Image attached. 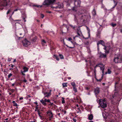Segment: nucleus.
I'll list each match as a JSON object with an SVG mask.
<instances>
[{
	"label": "nucleus",
	"instance_id": "1",
	"mask_svg": "<svg viewBox=\"0 0 122 122\" xmlns=\"http://www.w3.org/2000/svg\"><path fill=\"white\" fill-rule=\"evenodd\" d=\"M77 8H72V10L76 12V14L78 15L80 18L81 21L84 22L86 20L87 16L86 15L85 10L81 9L77 10Z\"/></svg>",
	"mask_w": 122,
	"mask_h": 122
},
{
	"label": "nucleus",
	"instance_id": "2",
	"mask_svg": "<svg viewBox=\"0 0 122 122\" xmlns=\"http://www.w3.org/2000/svg\"><path fill=\"white\" fill-rule=\"evenodd\" d=\"M56 0H45L43 3V5H37L36 4H31L29 5V7H44L46 5V7H48L49 5H52L55 1Z\"/></svg>",
	"mask_w": 122,
	"mask_h": 122
},
{
	"label": "nucleus",
	"instance_id": "3",
	"mask_svg": "<svg viewBox=\"0 0 122 122\" xmlns=\"http://www.w3.org/2000/svg\"><path fill=\"white\" fill-rule=\"evenodd\" d=\"M9 0H0V6L1 7L5 6L7 5H10Z\"/></svg>",
	"mask_w": 122,
	"mask_h": 122
},
{
	"label": "nucleus",
	"instance_id": "4",
	"mask_svg": "<svg viewBox=\"0 0 122 122\" xmlns=\"http://www.w3.org/2000/svg\"><path fill=\"white\" fill-rule=\"evenodd\" d=\"M114 61L115 63L122 62V54H120L117 57H115Z\"/></svg>",
	"mask_w": 122,
	"mask_h": 122
},
{
	"label": "nucleus",
	"instance_id": "5",
	"mask_svg": "<svg viewBox=\"0 0 122 122\" xmlns=\"http://www.w3.org/2000/svg\"><path fill=\"white\" fill-rule=\"evenodd\" d=\"M101 101L99 100V104L100 106L104 108L107 107V104L105 102V100L104 99L101 100Z\"/></svg>",
	"mask_w": 122,
	"mask_h": 122
},
{
	"label": "nucleus",
	"instance_id": "6",
	"mask_svg": "<svg viewBox=\"0 0 122 122\" xmlns=\"http://www.w3.org/2000/svg\"><path fill=\"white\" fill-rule=\"evenodd\" d=\"M22 43L24 46L25 47L28 46L30 44V42L26 39H25L24 41H23Z\"/></svg>",
	"mask_w": 122,
	"mask_h": 122
},
{
	"label": "nucleus",
	"instance_id": "7",
	"mask_svg": "<svg viewBox=\"0 0 122 122\" xmlns=\"http://www.w3.org/2000/svg\"><path fill=\"white\" fill-rule=\"evenodd\" d=\"M47 116L49 118V120H51L53 117L52 113L50 111H49L47 112Z\"/></svg>",
	"mask_w": 122,
	"mask_h": 122
},
{
	"label": "nucleus",
	"instance_id": "8",
	"mask_svg": "<svg viewBox=\"0 0 122 122\" xmlns=\"http://www.w3.org/2000/svg\"><path fill=\"white\" fill-rule=\"evenodd\" d=\"M81 2L80 0H75V1L74 4L75 7H80Z\"/></svg>",
	"mask_w": 122,
	"mask_h": 122
},
{
	"label": "nucleus",
	"instance_id": "9",
	"mask_svg": "<svg viewBox=\"0 0 122 122\" xmlns=\"http://www.w3.org/2000/svg\"><path fill=\"white\" fill-rule=\"evenodd\" d=\"M100 92V90L98 87H97L94 89V92L96 97L99 94Z\"/></svg>",
	"mask_w": 122,
	"mask_h": 122
},
{
	"label": "nucleus",
	"instance_id": "10",
	"mask_svg": "<svg viewBox=\"0 0 122 122\" xmlns=\"http://www.w3.org/2000/svg\"><path fill=\"white\" fill-rule=\"evenodd\" d=\"M51 90H50V92H45L44 93V94L45 96L44 98L45 97L48 98L49 97H50L51 95Z\"/></svg>",
	"mask_w": 122,
	"mask_h": 122
},
{
	"label": "nucleus",
	"instance_id": "11",
	"mask_svg": "<svg viewBox=\"0 0 122 122\" xmlns=\"http://www.w3.org/2000/svg\"><path fill=\"white\" fill-rule=\"evenodd\" d=\"M101 44L103 46H105V44L104 41L102 40H100L98 41L97 43V45Z\"/></svg>",
	"mask_w": 122,
	"mask_h": 122
},
{
	"label": "nucleus",
	"instance_id": "12",
	"mask_svg": "<svg viewBox=\"0 0 122 122\" xmlns=\"http://www.w3.org/2000/svg\"><path fill=\"white\" fill-rule=\"evenodd\" d=\"M40 102L44 106H46L47 105V103L45 101V98H43L40 101Z\"/></svg>",
	"mask_w": 122,
	"mask_h": 122
},
{
	"label": "nucleus",
	"instance_id": "13",
	"mask_svg": "<svg viewBox=\"0 0 122 122\" xmlns=\"http://www.w3.org/2000/svg\"><path fill=\"white\" fill-rule=\"evenodd\" d=\"M87 30H88V37H86V38H85L84 37V38L85 39H88L89 38H90V31L89 29V28H88L87 27Z\"/></svg>",
	"mask_w": 122,
	"mask_h": 122
},
{
	"label": "nucleus",
	"instance_id": "14",
	"mask_svg": "<svg viewBox=\"0 0 122 122\" xmlns=\"http://www.w3.org/2000/svg\"><path fill=\"white\" fill-rule=\"evenodd\" d=\"M88 119L90 120H92L93 118V115L91 114L90 115L88 114Z\"/></svg>",
	"mask_w": 122,
	"mask_h": 122
},
{
	"label": "nucleus",
	"instance_id": "15",
	"mask_svg": "<svg viewBox=\"0 0 122 122\" xmlns=\"http://www.w3.org/2000/svg\"><path fill=\"white\" fill-rule=\"evenodd\" d=\"M113 8H111L110 10H107L106 8H104V10L106 11L107 13L110 12V11H112L113 10Z\"/></svg>",
	"mask_w": 122,
	"mask_h": 122
},
{
	"label": "nucleus",
	"instance_id": "16",
	"mask_svg": "<svg viewBox=\"0 0 122 122\" xmlns=\"http://www.w3.org/2000/svg\"><path fill=\"white\" fill-rule=\"evenodd\" d=\"M99 57L100 58H106V55L100 53L99 54Z\"/></svg>",
	"mask_w": 122,
	"mask_h": 122
},
{
	"label": "nucleus",
	"instance_id": "17",
	"mask_svg": "<svg viewBox=\"0 0 122 122\" xmlns=\"http://www.w3.org/2000/svg\"><path fill=\"white\" fill-rule=\"evenodd\" d=\"M63 5L62 3H61L59 4L58 6H56V7H53L51 6V8H63Z\"/></svg>",
	"mask_w": 122,
	"mask_h": 122
},
{
	"label": "nucleus",
	"instance_id": "18",
	"mask_svg": "<svg viewBox=\"0 0 122 122\" xmlns=\"http://www.w3.org/2000/svg\"><path fill=\"white\" fill-rule=\"evenodd\" d=\"M37 39V37L36 36L33 38L31 39V41H32L34 42H35L36 41Z\"/></svg>",
	"mask_w": 122,
	"mask_h": 122
},
{
	"label": "nucleus",
	"instance_id": "19",
	"mask_svg": "<svg viewBox=\"0 0 122 122\" xmlns=\"http://www.w3.org/2000/svg\"><path fill=\"white\" fill-rule=\"evenodd\" d=\"M69 26L73 29L75 30H76V28L77 27V26L76 25L73 26L72 25L70 24L69 25Z\"/></svg>",
	"mask_w": 122,
	"mask_h": 122
},
{
	"label": "nucleus",
	"instance_id": "20",
	"mask_svg": "<svg viewBox=\"0 0 122 122\" xmlns=\"http://www.w3.org/2000/svg\"><path fill=\"white\" fill-rule=\"evenodd\" d=\"M100 69L102 71V78L104 75V68L103 67H100Z\"/></svg>",
	"mask_w": 122,
	"mask_h": 122
},
{
	"label": "nucleus",
	"instance_id": "21",
	"mask_svg": "<svg viewBox=\"0 0 122 122\" xmlns=\"http://www.w3.org/2000/svg\"><path fill=\"white\" fill-rule=\"evenodd\" d=\"M23 69L24 70L23 72H27L28 71V68L26 66L24 67Z\"/></svg>",
	"mask_w": 122,
	"mask_h": 122
},
{
	"label": "nucleus",
	"instance_id": "22",
	"mask_svg": "<svg viewBox=\"0 0 122 122\" xmlns=\"http://www.w3.org/2000/svg\"><path fill=\"white\" fill-rule=\"evenodd\" d=\"M20 12L22 14V15H25V10H24L22 9L21 10H20Z\"/></svg>",
	"mask_w": 122,
	"mask_h": 122
},
{
	"label": "nucleus",
	"instance_id": "23",
	"mask_svg": "<svg viewBox=\"0 0 122 122\" xmlns=\"http://www.w3.org/2000/svg\"><path fill=\"white\" fill-rule=\"evenodd\" d=\"M54 102L57 105H59L60 104V102L58 100L54 101Z\"/></svg>",
	"mask_w": 122,
	"mask_h": 122
},
{
	"label": "nucleus",
	"instance_id": "24",
	"mask_svg": "<svg viewBox=\"0 0 122 122\" xmlns=\"http://www.w3.org/2000/svg\"><path fill=\"white\" fill-rule=\"evenodd\" d=\"M62 99L61 101H62L61 103L62 104L65 103V98L64 97H61Z\"/></svg>",
	"mask_w": 122,
	"mask_h": 122
},
{
	"label": "nucleus",
	"instance_id": "25",
	"mask_svg": "<svg viewBox=\"0 0 122 122\" xmlns=\"http://www.w3.org/2000/svg\"><path fill=\"white\" fill-rule=\"evenodd\" d=\"M92 14L93 16H94L96 15V11L94 9L93 10L92 12Z\"/></svg>",
	"mask_w": 122,
	"mask_h": 122
},
{
	"label": "nucleus",
	"instance_id": "26",
	"mask_svg": "<svg viewBox=\"0 0 122 122\" xmlns=\"http://www.w3.org/2000/svg\"><path fill=\"white\" fill-rule=\"evenodd\" d=\"M67 83H63L62 84V85L63 87H64L67 86Z\"/></svg>",
	"mask_w": 122,
	"mask_h": 122
},
{
	"label": "nucleus",
	"instance_id": "27",
	"mask_svg": "<svg viewBox=\"0 0 122 122\" xmlns=\"http://www.w3.org/2000/svg\"><path fill=\"white\" fill-rule=\"evenodd\" d=\"M111 72V71L109 69H108L107 70V72H106L105 74H106L107 73L108 74H110Z\"/></svg>",
	"mask_w": 122,
	"mask_h": 122
},
{
	"label": "nucleus",
	"instance_id": "28",
	"mask_svg": "<svg viewBox=\"0 0 122 122\" xmlns=\"http://www.w3.org/2000/svg\"><path fill=\"white\" fill-rule=\"evenodd\" d=\"M54 57H55L57 61H58L59 60V59L58 57V56L56 55H54Z\"/></svg>",
	"mask_w": 122,
	"mask_h": 122
},
{
	"label": "nucleus",
	"instance_id": "29",
	"mask_svg": "<svg viewBox=\"0 0 122 122\" xmlns=\"http://www.w3.org/2000/svg\"><path fill=\"white\" fill-rule=\"evenodd\" d=\"M12 103H13V106H14L17 107L18 105L16 103L15 101H13Z\"/></svg>",
	"mask_w": 122,
	"mask_h": 122
},
{
	"label": "nucleus",
	"instance_id": "30",
	"mask_svg": "<svg viewBox=\"0 0 122 122\" xmlns=\"http://www.w3.org/2000/svg\"><path fill=\"white\" fill-rule=\"evenodd\" d=\"M59 57L61 59H64V56L63 55L61 54H59Z\"/></svg>",
	"mask_w": 122,
	"mask_h": 122
},
{
	"label": "nucleus",
	"instance_id": "31",
	"mask_svg": "<svg viewBox=\"0 0 122 122\" xmlns=\"http://www.w3.org/2000/svg\"><path fill=\"white\" fill-rule=\"evenodd\" d=\"M71 84L73 87H76L75 83L74 82H72L71 83Z\"/></svg>",
	"mask_w": 122,
	"mask_h": 122
},
{
	"label": "nucleus",
	"instance_id": "32",
	"mask_svg": "<svg viewBox=\"0 0 122 122\" xmlns=\"http://www.w3.org/2000/svg\"><path fill=\"white\" fill-rule=\"evenodd\" d=\"M73 87V90L74 91V92L75 93H76L77 92V90L76 88V87Z\"/></svg>",
	"mask_w": 122,
	"mask_h": 122
},
{
	"label": "nucleus",
	"instance_id": "33",
	"mask_svg": "<svg viewBox=\"0 0 122 122\" xmlns=\"http://www.w3.org/2000/svg\"><path fill=\"white\" fill-rule=\"evenodd\" d=\"M111 25L112 27H114L116 26L117 24H114L112 23H111Z\"/></svg>",
	"mask_w": 122,
	"mask_h": 122
},
{
	"label": "nucleus",
	"instance_id": "34",
	"mask_svg": "<svg viewBox=\"0 0 122 122\" xmlns=\"http://www.w3.org/2000/svg\"><path fill=\"white\" fill-rule=\"evenodd\" d=\"M45 101L46 102L51 103L50 100V99H47L46 98H45Z\"/></svg>",
	"mask_w": 122,
	"mask_h": 122
},
{
	"label": "nucleus",
	"instance_id": "35",
	"mask_svg": "<svg viewBox=\"0 0 122 122\" xmlns=\"http://www.w3.org/2000/svg\"><path fill=\"white\" fill-rule=\"evenodd\" d=\"M113 2L115 4V5L112 8H115L116 6L117 5V2H115L114 0H113Z\"/></svg>",
	"mask_w": 122,
	"mask_h": 122
},
{
	"label": "nucleus",
	"instance_id": "36",
	"mask_svg": "<svg viewBox=\"0 0 122 122\" xmlns=\"http://www.w3.org/2000/svg\"><path fill=\"white\" fill-rule=\"evenodd\" d=\"M38 110L39 111L38 109V105H37V106H36V107L35 111H38Z\"/></svg>",
	"mask_w": 122,
	"mask_h": 122
},
{
	"label": "nucleus",
	"instance_id": "37",
	"mask_svg": "<svg viewBox=\"0 0 122 122\" xmlns=\"http://www.w3.org/2000/svg\"><path fill=\"white\" fill-rule=\"evenodd\" d=\"M66 46H67L68 47H69V48H71V49H73L75 47V45H74V46L73 47H69V46H68L67 45H66Z\"/></svg>",
	"mask_w": 122,
	"mask_h": 122
},
{
	"label": "nucleus",
	"instance_id": "38",
	"mask_svg": "<svg viewBox=\"0 0 122 122\" xmlns=\"http://www.w3.org/2000/svg\"><path fill=\"white\" fill-rule=\"evenodd\" d=\"M12 75V74L11 73H10L8 76V78H10V77Z\"/></svg>",
	"mask_w": 122,
	"mask_h": 122
},
{
	"label": "nucleus",
	"instance_id": "39",
	"mask_svg": "<svg viewBox=\"0 0 122 122\" xmlns=\"http://www.w3.org/2000/svg\"><path fill=\"white\" fill-rule=\"evenodd\" d=\"M117 9L119 11V13H120V11H119V10H120L121 11V12H122V8H117Z\"/></svg>",
	"mask_w": 122,
	"mask_h": 122
},
{
	"label": "nucleus",
	"instance_id": "40",
	"mask_svg": "<svg viewBox=\"0 0 122 122\" xmlns=\"http://www.w3.org/2000/svg\"><path fill=\"white\" fill-rule=\"evenodd\" d=\"M44 16V14H41V17L42 18H43Z\"/></svg>",
	"mask_w": 122,
	"mask_h": 122
},
{
	"label": "nucleus",
	"instance_id": "41",
	"mask_svg": "<svg viewBox=\"0 0 122 122\" xmlns=\"http://www.w3.org/2000/svg\"><path fill=\"white\" fill-rule=\"evenodd\" d=\"M22 81L26 83L27 82V81L25 79V77L24 78V79Z\"/></svg>",
	"mask_w": 122,
	"mask_h": 122
},
{
	"label": "nucleus",
	"instance_id": "42",
	"mask_svg": "<svg viewBox=\"0 0 122 122\" xmlns=\"http://www.w3.org/2000/svg\"><path fill=\"white\" fill-rule=\"evenodd\" d=\"M49 105L52 106L53 105H54V106H56V105H54V104L53 103H50L49 104Z\"/></svg>",
	"mask_w": 122,
	"mask_h": 122
},
{
	"label": "nucleus",
	"instance_id": "43",
	"mask_svg": "<svg viewBox=\"0 0 122 122\" xmlns=\"http://www.w3.org/2000/svg\"><path fill=\"white\" fill-rule=\"evenodd\" d=\"M104 46V47L103 48V49L105 51L106 50H107V48L108 47L106 46L105 45V46Z\"/></svg>",
	"mask_w": 122,
	"mask_h": 122
},
{
	"label": "nucleus",
	"instance_id": "44",
	"mask_svg": "<svg viewBox=\"0 0 122 122\" xmlns=\"http://www.w3.org/2000/svg\"><path fill=\"white\" fill-rule=\"evenodd\" d=\"M110 122H117L116 120L114 119L110 121Z\"/></svg>",
	"mask_w": 122,
	"mask_h": 122
},
{
	"label": "nucleus",
	"instance_id": "45",
	"mask_svg": "<svg viewBox=\"0 0 122 122\" xmlns=\"http://www.w3.org/2000/svg\"><path fill=\"white\" fill-rule=\"evenodd\" d=\"M105 51L106 53L108 54L109 52V50H107Z\"/></svg>",
	"mask_w": 122,
	"mask_h": 122
},
{
	"label": "nucleus",
	"instance_id": "46",
	"mask_svg": "<svg viewBox=\"0 0 122 122\" xmlns=\"http://www.w3.org/2000/svg\"><path fill=\"white\" fill-rule=\"evenodd\" d=\"M90 89V88L88 87H85V89L87 90H88Z\"/></svg>",
	"mask_w": 122,
	"mask_h": 122
},
{
	"label": "nucleus",
	"instance_id": "47",
	"mask_svg": "<svg viewBox=\"0 0 122 122\" xmlns=\"http://www.w3.org/2000/svg\"><path fill=\"white\" fill-rule=\"evenodd\" d=\"M77 110L78 111L77 112L78 113H79L80 112H81V111L80 110V108H77Z\"/></svg>",
	"mask_w": 122,
	"mask_h": 122
},
{
	"label": "nucleus",
	"instance_id": "48",
	"mask_svg": "<svg viewBox=\"0 0 122 122\" xmlns=\"http://www.w3.org/2000/svg\"><path fill=\"white\" fill-rule=\"evenodd\" d=\"M89 44V42L88 41H87L85 43V45H88Z\"/></svg>",
	"mask_w": 122,
	"mask_h": 122
},
{
	"label": "nucleus",
	"instance_id": "49",
	"mask_svg": "<svg viewBox=\"0 0 122 122\" xmlns=\"http://www.w3.org/2000/svg\"><path fill=\"white\" fill-rule=\"evenodd\" d=\"M42 43H43L44 44L46 43V41L44 40H43L42 41Z\"/></svg>",
	"mask_w": 122,
	"mask_h": 122
},
{
	"label": "nucleus",
	"instance_id": "50",
	"mask_svg": "<svg viewBox=\"0 0 122 122\" xmlns=\"http://www.w3.org/2000/svg\"><path fill=\"white\" fill-rule=\"evenodd\" d=\"M10 90L12 93L13 92L15 91V90L14 89H10Z\"/></svg>",
	"mask_w": 122,
	"mask_h": 122
},
{
	"label": "nucleus",
	"instance_id": "51",
	"mask_svg": "<svg viewBox=\"0 0 122 122\" xmlns=\"http://www.w3.org/2000/svg\"><path fill=\"white\" fill-rule=\"evenodd\" d=\"M10 11H11V10H9L7 12V15H8V14H9L10 13Z\"/></svg>",
	"mask_w": 122,
	"mask_h": 122
},
{
	"label": "nucleus",
	"instance_id": "52",
	"mask_svg": "<svg viewBox=\"0 0 122 122\" xmlns=\"http://www.w3.org/2000/svg\"><path fill=\"white\" fill-rule=\"evenodd\" d=\"M24 72H23V71H21V74L23 75L24 76H25V74L24 73H23Z\"/></svg>",
	"mask_w": 122,
	"mask_h": 122
},
{
	"label": "nucleus",
	"instance_id": "53",
	"mask_svg": "<svg viewBox=\"0 0 122 122\" xmlns=\"http://www.w3.org/2000/svg\"><path fill=\"white\" fill-rule=\"evenodd\" d=\"M38 112V114L39 115V116H40V114H41V113L39 111H37Z\"/></svg>",
	"mask_w": 122,
	"mask_h": 122
},
{
	"label": "nucleus",
	"instance_id": "54",
	"mask_svg": "<svg viewBox=\"0 0 122 122\" xmlns=\"http://www.w3.org/2000/svg\"><path fill=\"white\" fill-rule=\"evenodd\" d=\"M9 66H11L12 68H13L14 66L12 64H11L9 65Z\"/></svg>",
	"mask_w": 122,
	"mask_h": 122
},
{
	"label": "nucleus",
	"instance_id": "55",
	"mask_svg": "<svg viewBox=\"0 0 122 122\" xmlns=\"http://www.w3.org/2000/svg\"><path fill=\"white\" fill-rule=\"evenodd\" d=\"M102 80V79H100L99 80L97 79V81L98 82H101V81Z\"/></svg>",
	"mask_w": 122,
	"mask_h": 122
},
{
	"label": "nucleus",
	"instance_id": "56",
	"mask_svg": "<svg viewBox=\"0 0 122 122\" xmlns=\"http://www.w3.org/2000/svg\"><path fill=\"white\" fill-rule=\"evenodd\" d=\"M72 40V38L71 37H69L68 38V40L69 41H71Z\"/></svg>",
	"mask_w": 122,
	"mask_h": 122
},
{
	"label": "nucleus",
	"instance_id": "57",
	"mask_svg": "<svg viewBox=\"0 0 122 122\" xmlns=\"http://www.w3.org/2000/svg\"><path fill=\"white\" fill-rule=\"evenodd\" d=\"M96 70H95L94 71V73L95 76H96Z\"/></svg>",
	"mask_w": 122,
	"mask_h": 122
},
{
	"label": "nucleus",
	"instance_id": "58",
	"mask_svg": "<svg viewBox=\"0 0 122 122\" xmlns=\"http://www.w3.org/2000/svg\"><path fill=\"white\" fill-rule=\"evenodd\" d=\"M19 8H17V9H16L15 10H14V11H17L18 10H20V9H19Z\"/></svg>",
	"mask_w": 122,
	"mask_h": 122
},
{
	"label": "nucleus",
	"instance_id": "59",
	"mask_svg": "<svg viewBox=\"0 0 122 122\" xmlns=\"http://www.w3.org/2000/svg\"><path fill=\"white\" fill-rule=\"evenodd\" d=\"M80 28H78L77 29V32H79L80 31Z\"/></svg>",
	"mask_w": 122,
	"mask_h": 122
},
{
	"label": "nucleus",
	"instance_id": "60",
	"mask_svg": "<svg viewBox=\"0 0 122 122\" xmlns=\"http://www.w3.org/2000/svg\"><path fill=\"white\" fill-rule=\"evenodd\" d=\"M73 120L74 121V122H76V119H74V118H73Z\"/></svg>",
	"mask_w": 122,
	"mask_h": 122
},
{
	"label": "nucleus",
	"instance_id": "61",
	"mask_svg": "<svg viewBox=\"0 0 122 122\" xmlns=\"http://www.w3.org/2000/svg\"><path fill=\"white\" fill-rule=\"evenodd\" d=\"M88 62L89 63V64L91 65V62L90 61H88Z\"/></svg>",
	"mask_w": 122,
	"mask_h": 122
},
{
	"label": "nucleus",
	"instance_id": "62",
	"mask_svg": "<svg viewBox=\"0 0 122 122\" xmlns=\"http://www.w3.org/2000/svg\"><path fill=\"white\" fill-rule=\"evenodd\" d=\"M77 35H78V36H80V34L79 33V32H77Z\"/></svg>",
	"mask_w": 122,
	"mask_h": 122
},
{
	"label": "nucleus",
	"instance_id": "63",
	"mask_svg": "<svg viewBox=\"0 0 122 122\" xmlns=\"http://www.w3.org/2000/svg\"><path fill=\"white\" fill-rule=\"evenodd\" d=\"M46 12L49 14H50L51 13V11H47Z\"/></svg>",
	"mask_w": 122,
	"mask_h": 122
},
{
	"label": "nucleus",
	"instance_id": "64",
	"mask_svg": "<svg viewBox=\"0 0 122 122\" xmlns=\"http://www.w3.org/2000/svg\"><path fill=\"white\" fill-rule=\"evenodd\" d=\"M23 99V98L22 97H20L19 98V99L20 100H22V99Z\"/></svg>",
	"mask_w": 122,
	"mask_h": 122
}]
</instances>
